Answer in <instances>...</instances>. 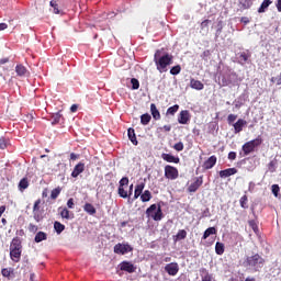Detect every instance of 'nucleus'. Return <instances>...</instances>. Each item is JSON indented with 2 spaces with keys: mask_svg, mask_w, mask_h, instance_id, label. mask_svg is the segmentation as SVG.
I'll return each instance as SVG.
<instances>
[{
  "mask_svg": "<svg viewBox=\"0 0 281 281\" xmlns=\"http://www.w3.org/2000/svg\"><path fill=\"white\" fill-rule=\"evenodd\" d=\"M154 61L156 63L157 69L160 74L168 71V66L172 65V55H161V50H156L154 55Z\"/></svg>",
  "mask_w": 281,
  "mask_h": 281,
  "instance_id": "nucleus-1",
  "label": "nucleus"
},
{
  "mask_svg": "<svg viewBox=\"0 0 281 281\" xmlns=\"http://www.w3.org/2000/svg\"><path fill=\"white\" fill-rule=\"evenodd\" d=\"M244 267H248L251 271H260L265 267V259L258 254L252 255L246 258Z\"/></svg>",
  "mask_w": 281,
  "mask_h": 281,
  "instance_id": "nucleus-2",
  "label": "nucleus"
},
{
  "mask_svg": "<svg viewBox=\"0 0 281 281\" xmlns=\"http://www.w3.org/2000/svg\"><path fill=\"white\" fill-rule=\"evenodd\" d=\"M10 258L13 262L21 260V240L18 238L12 239L10 245Z\"/></svg>",
  "mask_w": 281,
  "mask_h": 281,
  "instance_id": "nucleus-3",
  "label": "nucleus"
},
{
  "mask_svg": "<svg viewBox=\"0 0 281 281\" xmlns=\"http://www.w3.org/2000/svg\"><path fill=\"white\" fill-rule=\"evenodd\" d=\"M146 214L154 221H161V218L164 217V213L161 212V206H157V204H151L146 210Z\"/></svg>",
  "mask_w": 281,
  "mask_h": 281,
  "instance_id": "nucleus-4",
  "label": "nucleus"
},
{
  "mask_svg": "<svg viewBox=\"0 0 281 281\" xmlns=\"http://www.w3.org/2000/svg\"><path fill=\"white\" fill-rule=\"evenodd\" d=\"M260 144H262L261 137H257L250 142H247L246 144L243 145L244 155L247 156L250 153H254V150H256V148H258V146H260Z\"/></svg>",
  "mask_w": 281,
  "mask_h": 281,
  "instance_id": "nucleus-5",
  "label": "nucleus"
},
{
  "mask_svg": "<svg viewBox=\"0 0 281 281\" xmlns=\"http://www.w3.org/2000/svg\"><path fill=\"white\" fill-rule=\"evenodd\" d=\"M130 251H133V248L127 243H119L114 246V254H119L120 256H125Z\"/></svg>",
  "mask_w": 281,
  "mask_h": 281,
  "instance_id": "nucleus-6",
  "label": "nucleus"
},
{
  "mask_svg": "<svg viewBox=\"0 0 281 281\" xmlns=\"http://www.w3.org/2000/svg\"><path fill=\"white\" fill-rule=\"evenodd\" d=\"M236 76V74L232 72H227V74H223L221 72L218 76V85L220 87H229V85H232V78H234Z\"/></svg>",
  "mask_w": 281,
  "mask_h": 281,
  "instance_id": "nucleus-7",
  "label": "nucleus"
},
{
  "mask_svg": "<svg viewBox=\"0 0 281 281\" xmlns=\"http://www.w3.org/2000/svg\"><path fill=\"white\" fill-rule=\"evenodd\" d=\"M165 177L166 179H171V181H175V179L179 178V170L176 167L167 165L165 167Z\"/></svg>",
  "mask_w": 281,
  "mask_h": 281,
  "instance_id": "nucleus-8",
  "label": "nucleus"
},
{
  "mask_svg": "<svg viewBox=\"0 0 281 281\" xmlns=\"http://www.w3.org/2000/svg\"><path fill=\"white\" fill-rule=\"evenodd\" d=\"M133 194V184L130 187H119V195L122 199H128Z\"/></svg>",
  "mask_w": 281,
  "mask_h": 281,
  "instance_id": "nucleus-9",
  "label": "nucleus"
},
{
  "mask_svg": "<svg viewBox=\"0 0 281 281\" xmlns=\"http://www.w3.org/2000/svg\"><path fill=\"white\" fill-rule=\"evenodd\" d=\"M165 271H167L169 276H177V273H179V263L177 262L168 263L165 267Z\"/></svg>",
  "mask_w": 281,
  "mask_h": 281,
  "instance_id": "nucleus-10",
  "label": "nucleus"
},
{
  "mask_svg": "<svg viewBox=\"0 0 281 281\" xmlns=\"http://www.w3.org/2000/svg\"><path fill=\"white\" fill-rule=\"evenodd\" d=\"M121 271H126L127 273H135L136 269L132 262L123 261L121 265Z\"/></svg>",
  "mask_w": 281,
  "mask_h": 281,
  "instance_id": "nucleus-11",
  "label": "nucleus"
},
{
  "mask_svg": "<svg viewBox=\"0 0 281 281\" xmlns=\"http://www.w3.org/2000/svg\"><path fill=\"white\" fill-rule=\"evenodd\" d=\"M179 124H188L190 122V112L188 110H183L180 112L178 116Z\"/></svg>",
  "mask_w": 281,
  "mask_h": 281,
  "instance_id": "nucleus-12",
  "label": "nucleus"
},
{
  "mask_svg": "<svg viewBox=\"0 0 281 281\" xmlns=\"http://www.w3.org/2000/svg\"><path fill=\"white\" fill-rule=\"evenodd\" d=\"M200 186H203V178H195L194 182L188 187V192H196Z\"/></svg>",
  "mask_w": 281,
  "mask_h": 281,
  "instance_id": "nucleus-13",
  "label": "nucleus"
},
{
  "mask_svg": "<svg viewBox=\"0 0 281 281\" xmlns=\"http://www.w3.org/2000/svg\"><path fill=\"white\" fill-rule=\"evenodd\" d=\"M233 126H234V132L238 134L243 131V128H245V126H247V121L239 119L235 124H233Z\"/></svg>",
  "mask_w": 281,
  "mask_h": 281,
  "instance_id": "nucleus-14",
  "label": "nucleus"
},
{
  "mask_svg": "<svg viewBox=\"0 0 281 281\" xmlns=\"http://www.w3.org/2000/svg\"><path fill=\"white\" fill-rule=\"evenodd\" d=\"M236 172H238V170L236 168H228V169L220 171V177L222 179H227V177H232L233 175H236Z\"/></svg>",
  "mask_w": 281,
  "mask_h": 281,
  "instance_id": "nucleus-15",
  "label": "nucleus"
},
{
  "mask_svg": "<svg viewBox=\"0 0 281 281\" xmlns=\"http://www.w3.org/2000/svg\"><path fill=\"white\" fill-rule=\"evenodd\" d=\"M82 172H85V164L79 162L72 170L71 172V177H74L76 179V177L82 175Z\"/></svg>",
  "mask_w": 281,
  "mask_h": 281,
  "instance_id": "nucleus-16",
  "label": "nucleus"
},
{
  "mask_svg": "<svg viewBox=\"0 0 281 281\" xmlns=\"http://www.w3.org/2000/svg\"><path fill=\"white\" fill-rule=\"evenodd\" d=\"M161 159L168 164H179V157H175L171 154H161Z\"/></svg>",
  "mask_w": 281,
  "mask_h": 281,
  "instance_id": "nucleus-17",
  "label": "nucleus"
},
{
  "mask_svg": "<svg viewBox=\"0 0 281 281\" xmlns=\"http://www.w3.org/2000/svg\"><path fill=\"white\" fill-rule=\"evenodd\" d=\"M216 166V156H211L204 164V170H212V167Z\"/></svg>",
  "mask_w": 281,
  "mask_h": 281,
  "instance_id": "nucleus-18",
  "label": "nucleus"
},
{
  "mask_svg": "<svg viewBox=\"0 0 281 281\" xmlns=\"http://www.w3.org/2000/svg\"><path fill=\"white\" fill-rule=\"evenodd\" d=\"M58 212L61 216V218H66L67 221L74 218V213H70L67 207H59Z\"/></svg>",
  "mask_w": 281,
  "mask_h": 281,
  "instance_id": "nucleus-19",
  "label": "nucleus"
},
{
  "mask_svg": "<svg viewBox=\"0 0 281 281\" xmlns=\"http://www.w3.org/2000/svg\"><path fill=\"white\" fill-rule=\"evenodd\" d=\"M15 72H16V76H20L21 78H25V76H27L30 74L27 71V68H25V66H23V65H18L15 67Z\"/></svg>",
  "mask_w": 281,
  "mask_h": 281,
  "instance_id": "nucleus-20",
  "label": "nucleus"
},
{
  "mask_svg": "<svg viewBox=\"0 0 281 281\" xmlns=\"http://www.w3.org/2000/svg\"><path fill=\"white\" fill-rule=\"evenodd\" d=\"M144 188H146V184L144 182H140L135 187L134 199H139V196H142Z\"/></svg>",
  "mask_w": 281,
  "mask_h": 281,
  "instance_id": "nucleus-21",
  "label": "nucleus"
},
{
  "mask_svg": "<svg viewBox=\"0 0 281 281\" xmlns=\"http://www.w3.org/2000/svg\"><path fill=\"white\" fill-rule=\"evenodd\" d=\"M200 276L202 281H212V274L205 268L200 269Z\"/></svg>",
  "mask_w": 281,
  "mask_h": 281,
  "instance_id": "nucleus-22",
  "label": "nucleus"
},
{
  "mask_svg": "<svg viewBox=\"0 0 281 281\" xmlns=\"http://www.w3.org/2000/svg\"><path fill=\"white\" fill-rule=\"evenodd\" d=\"M150 112L154 120H161V114L159 113V110H157V105H155V103L150 104Z\"/></svg>",
  "mask_w": 281,
  "mask_h": 281,
  "instance_id": "nucleus-23",
  "label": "nucleus"
},
{
  "mask_svg": "<svg viewBox=\"0 0 281 281\" xmlns=\"http://www.w3.org/2000/svg\"><path fill=\"white\" fill-rule=\"evenodd\" d=\"M190 85L192 89H196V91H203V82L195 79H191Z\"/></svg>",
  "mask_w": 281,
  "mask_h": 281,
  "instance_id": "nucleus-24",
  "label": "nucleus"
},
{
  "mask_svg": "<svg viewBox=\"0 0 281 281\" xmlns=\"http://www.w3.org/2000/svg\"><path fill=\"white\" fill-rule=\"evenodd\" d=\"M128 139L134 144V146H137V136H135V130L128 128L127 130Z\"/></svg>",
  "mask_w": 281,
  "mask_h": 281,
  "instance_id": "nucleus-25",
  "label": "nucleus"
},
{
  "mask_svg": "<svg viewBox=\"0 0 281 281\" xmlns=\"http://www.w3.org/2000/svg\"><path fill=\"white\" fill-rule=\"evenodd\" d=\"M214 234H216V228H215V227H209V228L204 232V234H203V236H202V240H207V238H210V236H212V235H214Z\"/></svg>",
  "mask_w": 281,
  "mask_h": 281,
  "instance_id": "nucleus-26",
  "label": "nucleus"
},
{
  "mask_svg": "<svg viewBox=\"0 0 281 281\" xmlns=\"http://www.w3.org/2000/svg\"><path fill=\"white\" fill-rule=\"evenodd\" d=\"M215 254H217V256H223V254H225V245L223 243H220V241L216 243Z\"/></svg>",
  "mask_w": 281,
  "mask_h": 281,
  "instance_id": "nucleus-27",
  "label": "nucleus"
},
{
  "mask_svg": "<svg viewBox=\"0 0 281 281\" xmlns=\"http://www.w3.org/2000/svg\"><path fill=\"white\" fill-rule=\"evenodd\" d=\"M83 210L85 212H87V214H90V216H93V214H95V207L91 203H86Z\"/></svg>",
  "mask_w": 281,
  "mask_h": 281,
  "instance_id": "nucleus-28",
  "label": "nucleus"
},
{
  "mask_svg": "<svg viewBox=\"0 0 281 281\" xmlns=\"http://www.w3.org/2000/svg\"><path fill=\"white\" fill-rule=\"evenodd\" d=\"M247 60H249V54L247 53H240L238 56V63L239 65H246Z\"/></svg>",
  "mask_w": 281,
  "mask_h": 281,
  "instance_id": "nucleus-29",
  "label": "nucleus"
},
{
  "mask_svg": "<svg viewBox=\"0 0 281 281\" xmlns=\"http://www.w3.org/2000/svg\"><path fill=\"white\" fill-rule=\"evenodd\" d=\"M153 199V194L146 190L144 191V193L140 195V200L143 203H148V201H150Z\"/></svg>",
  "mask_w": 281,
  "mask_h": 281,
  "instance_id": "nucleus-30",
  "label": "nucleus"
},
{
  "mask_svg": "<svg viewBox=\"0 0 281 281\" xmlns=\"http://www.w3.org/2000/svg\"><path fill=\"white\" fill-rule=\"evenodd\" d=\"M27 188H30V182L27 181V178H23L19 182V190H21V192H23V190H27Z\"/></svg>",
  "mask_w": 281,
  "mask_h": 281,
  "instance_id": "nucleus-31",
  "label": "nucleus"
},
{
  "mask_svg": "<svg viewBox=\"0 0 281 281\" xmlns=\"http://www.w3.org/2000/svg\"><path fill=\"white\" fill-rule=\"evenodd\" d=\"M43 240H47V234L44 232H38L35 235V243H43Z\"/></svg>",
  "mask_w": 281,
  "mask_h": 281,
  "instance_id": "nucleus-32",
  "label": "nucleus"
},
{
  "mask_svg": "<svg viewBox=\"0 0 281 281\" xmlns=\"http://www.w3.org/2000/svg\"><path fill=\"white\" fill-rule=\"evenodd\" d=\"M150 120H153V116H150V114H143L140 116V123L143 124V126H147V124L150 123Z\"/></svg>",
  "mask_w": 281,
  "mask_h": 281,
  "instance_id": "nucleus-33",
  "label": "nucleus"
},
{
  "mask_svg": "<svg viewBox=\"0 0 281 281\" xmlns=\"http://www.w3.org/2000/svg\"><path fill=\"white\" fill-rule=\"evenodd\" d=\"M188 232H186V229H180L176 235V240H186Z\"/></svg>",
  "mask_w": 281,
  "mask_h": 281,
  "instance_id": "nucleus-34",
  "label": "nucleus"
},
{
  "mask_svg": "<svg viewBox=\"0 0 281 281\" xmlns=\"http://www.w3.org/2000/svg\"><path fill=\"white\" fill-rule=\"evenodd\" d=\"M54 229L57 234H63V232H65V225H63L60 222H55Z\"/></svg>",
  "mask_w": 281,
  "mask_h": 281,
  "instance_id": "nucleus-35",
  "label": "nucleus"
},
{
  "mask_svg": "<svg viewBox=\"0 0 281 281\" xmlns=\"http://www.w3.org/2000/svg\"><path fill=\"white\" fill-rule=\"evenodd\" d=\"M269 5H271V1L270 0H263L260 8L258 9V12L259 13L265 12V10H267V8H269Z\"/></svg>",
  "mask_w": 281,
  "mask_h": 281,
  "instance_id": "nucleus-36",
  "label": "nucleus"
},
{
  "mask_svg": "<svg viewBox=\"0 0 281 281\" xmlns=\"http://www.w3.org/2000/svg\"><path fill=\"white\" fill-rule=\"evenodd\" d=\"M3 278H10L12 273H14V269L12 268H3L1 271Z\"/></svg>",
  "mask_w": 281,
  "mask_h": 281,
  "instance_id": "nucleus-37",
  "label": "nucleus"
},
{
  "mask_svg": "<svg viewBox=\"0 0 281 281\" xmlns=\"http://www.w3.org/2000/svg\"><path fill=\"white\" fill-rule=\"evenodd\" d=\"M33 218L36 221V223H41L43 221V213L40 211H33Z\"/></svg>",
  "mask_w": 281,
  "mask_h": 281,
  "instance_id": "nucleus-38",
  "label": "nucleus"
},
{
  "mask_svg": "<svg viewBox=\"0 0 281 281\" xmlns=\"http://www.w3.org/2000/svg\"><path fill=\"white\" fill-rule=\"evenodd\" d=\"M63 189H60V187L54 189L50 193V199L56 200L58 199V196L60 195Z\"/></svg>",
  "mask_w": 281,
  "mask_h": 281,
  "instance_id": "nucleus-39",
  "label": "nucleus"
},
{
  "mask_svg": "<svg viewBox=\"0 0 281 281\" xmlns=\"http://www.w3.org/2000/svg\"><path fill=\"white\" fill-rule=\"evenodd\" d=\"M170 74L171 76H179V74H181V66L180 65L173 66L170 69Z\"/></svg>",
  "mask_w": 281,
  "mask_h": 281,
  "instance_id": "nucleus-40",
  "label": "nucleus"
},
{
  "mask_svg": "<svg viewBox=\"0 0 281 281\" xmlns=\"http://www.w3.org/2000/svg\"><path fill=\"white\" fill-rule=\"evenodd\" d=\"M60 117H63V114H60V112L54 114L52 116V124L55 125V124H58V122H60Z\"/></svg>",
  "mask_w": 281,
  "mask_h": 281,
  "instance_id": "nucleus-41",
  "label": "nucleus"
},
{
  "mask_svg": "<svg viewBox=\"0 0 281 281\" xmlns=\"http://www.w3.org/2000/svg\"><path fill=\"white\" fill-rule=\"evenodd\" d=\"M177 111H179V105H173V106H170L168 110H167V115H175V113H177Z\"/></svg>",
  "mask_w": 281,
  "mask_h": 281,
  "instance_id": "nucleus-42",
  "label": "nucleus"
},
{
  "mask_svg": "<svg viewBox=\"0 0 281 281\" xmlns=\"http://www.w3.org/2000/svg\"><path fill=\"white\" fill-rule=\"evenodd\" d=\"M249 227H251V229L255 232V234H258V224L256 223V221L251 220L248 222Z\"/></svg>",
  "mask_w": 281,
  "mask_h": 281,
  "instance_id": "nucleus-43",
  "label": "nucleus"
},
{
  "mask_svg": "<svg viewBox=\"0 0 281 281\" xmlns=\"http://www.w3.org/2000/svg\"><path fill=\"white\" fill-rule=\"evenodd\" d=\"M239 3L245 9L251 8V4H252L251 0H239Z\"/></svg>",
  "mask_w": 281,
  "mask_h": 281,
  "instance_id": "nucleus-44",
  "label": "nucleus"
},
{
  "mask_svg": "<svg viewBox=\"0 0 281 281\" xmlns=\"http://www.w3.org/2000/svg\"><path fill=\"white\" fill-rule=\"evenodd\" d=\"M247 195H244V196H241L240 198V200H239V203H240V206L244 209V210H247Z\"/></svg>",
  "mask_w": 281,
  "mask_h": 281,
  "instance_id": "nucleus-45",
  "label": "nucleus"
},
{
  "mask_svg": "<svg viewBox=\"0 0 281 281\" xmlns=\"http://www.w3.org/2000/svg\"><path fill=\"white\" fill-rule=\"evenodd\" d=\"M131 82H132V89L133 90L139 89V80H137L136 78H132Z\"/></svg>",
  "mask_w": 281,
  "mask_h": 281,
  "instance_id": "nucleus-46",
  "label": "nucleus"
},
{
  "mask_svg": "<svg viewBox=\"0 0 281 281\" xmlns=\"http://www.w3.org/2000/svg\"><path fill=\"white\" fill-rule=\"evenodd\" d=\"M119 188H128V179L126 177L122 178L120 180V186Z\"/></svg>",
  "mask_w": 281,
  "mask_h": 281,
  "instance_id": "nucleus-47",
  "label": "nucleus"
},
{
  "mask_svg": "<svg viewBox=\"0 0 281 281\" xmlns=\"http://www.w3.org/2000/svg\"><path fill=\"white\" fill-rule=\"evenodd\" d=\"M276 166H277L276 160H271V161L269 162V165H268V170H269L270 172H276Z\"/></svg>",
  "mask_w": 281,
  "mask_h": 281,
  "instance_id": "nucleus-48",
  "label": "nucleus"
},
{
  "mask_svg": "<svg viewBox=\"0 0 281 281\" xmlns=\"http://www.w3.org/2000/svg\"><path fill=\"white\" fill-rule=\"evenodd\" d=\"M271 190H272V194H273L274 196H278V194H279V192H280V186H278V184H272Z\"/></svg>",
  "mask_w": 281,
  "mask_h": 281,
  "instance_id": "nucleus-49",
  "label": "nucleus"
},
{
  "mask_svg": "<svg viewBox=\"0 0 281 281\" xmlns=\"http://www.w3.org/2000/svg\"><path fill=\"white\" fill-rule=\"evenodd\" d=\"M237 119H238V115L229 114L227 117V122H228V124H234V122H236Z\"/></svg>",
  "mask_w": 281,
  "mask_h": 281,
  "instance_id": "nucleus-50",
  "label": "nucleus"
},
{
  "mask_svg": "<svg viewBox=\"0 0 281 281\" xmlns=\"http://www.w3.org/2000/svg\"><path fill=\"white\" fill-rule=\"evenodd\" d=\"M50 7L54 9L55 14H60V10H58V4H56V1H50Z\"/></svg>",
  "mask_w": 281,
  "mask_h": 281,
  "instance_id": "nucleus-51",
  "label": "nucleus"
},
{
  "mask_svg": "<svg viewBox=\"0 0 281 281\" xmlns=\"http://www.w3.org/2000/svg\"><path fill=\"white\" fill-rule=\"evenodd\" d=\"M175 150H177L178 153H181V150H183V143L179 142L177 144L173 145Z\"/></svg>",
  "mask_w": 281,
  "mask_h": 281,
  "instance_id": "nucleus-52",
  "label": "nucleus"
},
{
  "mask_svg": "<svg viewBox=\"0 0 281 281\" xmlns=\"http://www.w3.org/2000/svg\"><path fill=\"white\" fill-rule=\"evenodd\" d=\"M271 82H276V85H281V72L277 77H272Z\"/></svg>",
  "mask_w": 281,
  "mask_h": 281,
  "instance_id": "nucleus-53",
  "label": "nucleus"
},
{
  "mask_svg": "<svg viewBox=\"0 0 281 281\" xmlns=\"http://www.w3.org/2000/svg\"><path fill=\"white\" fill-rule=\"evenodd\" d=\"M40 205H41V200L35 201L34 206H33V212L40 211L41 210Z\"/></svg>",
  "mask_w": 281,
  "mask_h": 281,
  "instance_id": "nucleus-54",
  "label": "nucleus"
},
{
  "mask_svg": "<svg viewBox=\"0 0 281 281\" xmlns=\"http://www.w3.org/2000/svg\"><path fill=\"white\" fill-rule=\"evenodd\" d=\"M8 146V142H5V138H0V148L3 150Z\"/></svg>",
  "mask_w": 281,
  "mask_h": 281,
  "instance_id": "nucleus-55",
  "label": "nucleus"
},
{
  "mask_svg": "<svg viewBox=\"0 0 281 281\" xmlns=\"http://www.w3.org/2000/svg\"><path fill=\"white\" fill-rule=\"evenodd\" d=\"M210 25V20H204L201 23V30H207V26Z\"/></svg>",
  "mask_w": 281,
  "mask_h": 281,
  "instance_id": "nucleus-56",
  "label": "nucleus"
},
{
  "mask_svg": "<svg viewBox=\"0 0 281 281\" xmlns=\"http://www.w3.org/2000/svg\"><path fill=\"white\" fill-rule=\"evenodd\" d=\"M74 205H75V203H74V198H70V199L68 200V202H67V206L69 207V210H74Z\"/></svg>",
  "mask_w": 281,
  "mask_h": 281,
  "instance_id": "nucleus-57",
  "label": "nucleus"
},
{
  "mask_svg": "<svg viewBox=\"0 0 281 281\" xmlns=\"http://www.w3.org/2000/svg\"><path fill=\"white\" fill-rule=\"evenodd\" d=\"M171 130H172V126H170V125H165V126L160 127V131H166V133H170Z\"/></svg>",
  "mask_w": 281,
  "mask_h": 281,
  "instance_id": "nucleus-58",
  "label": "nucleus"
},
{
  "mask_svg": "<svg viewBox=\"0 0 281 281\" xmlns=\"http://www.w3.org/2000/svg\"><path fill=\"white\" fill-rule=\"evenodd\" d=\"M228 159H231V161H234V159H236V151H231L228 154Z\"/></svg>",
  "mask_w": 281,
  "mask_h": 281,
  "instance_id": "nucleus-59",
  "label": "nucleus"
},
{
  "mask_svg": "<svg viewBox=\"0 0 281 281\" xmlns=\"http://www.w3.org/2000/svg\"><path fill=\"white\" fill-rule=\"evenodd\" d=\"M207 56H210V50H204L202 54L203 60H206Z\"/></svg>",
  "mask_w": 281,
  "mask_h": 281,
  "instance_id": "nucleus-60",
  "label": "nucleus"
},
{
  "mask_svg": "<svg viewBox=\"0 0 281 281\" xmlns=\"http://www.w3.org/2000/svg\"><path fill=\"white\" fill-rule=\"evenodd\" d=\"M29 229L30 232H36L38 228L36 227V225L30 224Z\"/></svg>",
  "mask_w": 281,
  "mask_h": 281,
  "instance_id": "nucleus-61",
  "label": "nucleus"
},
{
  "mask_svg": "<svg viewBox=\"0 0 281 281\" xmlns=\"http://www.w3.org/2000/svg\"><path fill=\"white\" fill-rule=\"evenodd\" d=\"M3 30H8V24L0 23V32H3Z\"/></svg>",
  "mask_w": 281,
  "mask_h": 281,
  "instance_id": "nucleus-62",
  "label": "nucleus"
},
{
  "mask_svg": "<svg viewBox=\"0 0 281 281\" xmlns=\"http://www.w3.org/2000/svg\"><path fill=\"white\" fill-rule=\"evenodd\" d=\"M71 113H76V111H78V105L72 104L70 108Z\"/></svg>",
  "mask_w": 281,
  "mask_h": 281,
  "instance_id": "nucleus-63",
  "label": "nucleus"
},
{
  "mask_svg": "<svg viewBox=\"0 0 281 281\" xmlns=\"http://www.w3.org/2000/svg\"><path fill=\"white\" fill-rule=\"evenodd\" d=\"M277 10L278 12H281V0H278Z\"/></svg>",
  "mask_w": 281,
  "mask_h": 281,
  "instance_id": "nucleus-64",
  "label": "nucleus"
}]
</instances>
